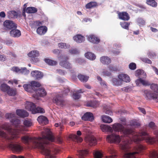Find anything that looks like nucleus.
<instances>
[{"instance_id": "nucleus-1", "label": "nucleus", "mask_w": 158, "mask_h": 158, "mask_svg": "<svg viewBox=\"0 0 158 158\" xmlns=\"http://www.w3.org/2000/svg\"><path fill=\"white\" fill-rule=\"evenodd\" d=\"M112 127V131L114 130L115 131L122 132L125 136L129 137L128 139L124 138L120 144L121 148L124 152L129 150L130 148L129 145L133 141L138 143L141 141L145 140L147 142L152 143L156 140L155 138L150 136L145 132L136 133L131 128H125L122 124L119 123H114Z\"/></svg>"}, {"instance_id": "nucleus-2", "label": "nucleus", "mask_w": 158, "mask_h": 158, "mask_svg": "<svg viewBox=\"0 0 158 158\" xmlns=\"http://www.w3.org/2000/svg\"><path fill=\"white\" fill-rule=\"evenodd\" d=\"M42 137L38 138H32L24 136L21 138V140L25 144L40 149L47 158H56L55 156L53 154L56 153V151L52 153L48 147L49 141L53 142L54 140L52 133L48 129L42 132Z\"/></svg>"}, {"instance_id": "nucleus-3", "label": "nucleus", "mask_w": 158, "mask_h": 158, "mask_svg": "<svg viewBox=\"0 0 158 158\" xmlns=\"http://www.w3.org/2000/svg\"><path fill=\"white\" fill-rule=\"evenodd\" d=\"M2 127L5 130H7L11 135L8 136L4 131H0V137L3 139H5L6 141L7 147L10 149L14 152H19L23 150V147L20 144L15 142V139L19 137V135L16 133H12V131H15L11 129L7 125H4Z\"/></svg>"}, {"instance_id": "nucleus-4", "label": "nucleus", "mask_w": 158, "mask_h": 158, "mask_svg": "<svg viewBox=\"0 0 158 158\" xmlns=\"http://www.w3.org/2000/svg\"><path fill=\"white\" fill-rule=\"evenodd\" d=\"M25 108L28 110L30 111L33 114L45 112L44 109L39 107H36L35 104L31 102H27L25 104Z\"/></svg>"}, {"instance_id": "nucleus-5", "label": "nucleus", "mask_w": 158, "mask_h": 158, "mask_svg": "<svg viewBox=\"0 0 158 158\" xmlns=\"http://www.w3.org/2000/svg\"><path fill=\"white\" fill-rule=\"evenodd\" d=\"M145 149V147L141 144H137L135 148V152L125 153L124 158H136L135 154L142 152Z\"/></svg>"}, {"instance_id": "nucleus-6", "label": "nucleus", "mask_w": 158, "mask_h": 158, "mask_svg": "<svg viewBox=\"0 0 158 158\" xmlns=\"http://www.w3.org/2000/svg\"><path fill=\"white\" fill-rule=\"evenodd\" d=\"M11 122V123H12V124L16 127V128H15V129H12L9 125L6 124H4L2 126V128L3 129V128L2 127L4 125H7L8 126H9L11 129L13 130H14L15 131H12V133H14L15 134H16V133L18 135H19L20 131L23 130V127L22 126H20L19 127H18V126H19L20 123V120L17 118H14L12 119Z\"/></svg>"}, {"instance_id": "nucleus-7", "label": "nucleus", "mask_w": 158, "mask_h": 158, "mask_svg": "<svg viewBox=\"0 0 158 158\" xmlns=\"http://www.w3.org/2000/svg\"><path fill=\"white\" fill-rule=\"evenodd\" d=\"M122 136L114 133H112L111 135H107L106 137L107 141L110 143L119 144L121 142Z\"/></svg>"}, {"instance_id": "nucleus-8", "label": "nucleus", "mask_w": 158, "mask_h": 158, "mask_svg": "<svg viewBox=\"0 0 158 158\" xmlns=\"http://www.w3.org/2000/svg\"><path fill=\"white\" fill-rule=\"evenodd\" d=\"M52 101L57 105L62 106L65 105V102L63 100L62 95L56 94L53 98Z\"/></svg>"}, {"instance_id": "nucleus-9", "label": "nucleus", "mask_w": 158, "mask_h": 158, "mask_svg": "<svg viewBox=\"0 0 158 158\" xmlns=\"http://www.w3.org/2000/svg\"><path fill=\"white\" fill-rule=\"evenodd\" d=\"M5 29L7 31L12 30L14 28H17V25L12 21L6 20L3 23Z\"/></svg>"}, {"instance_id": "nucleus-10", "label": "nucleus", "mask_w": 158, "mask_h": 158, "mask_svg": "<svg viewBox=\"0 0 158 158\" xmlns=\"http://www.w3.org/2000/svg\"><path fill=\"white\" fill-rule=\"evenodd\" d=\"M61 57L62 59H65V60H64L61 61L60 63V65L62 67L69 69L70 71H72V70H71L72 69L71 64L67 61V60L69 59L68 57L65 56H62Z\"/></svg>"}, {"instance_id": "nucleus-11", "label": "nucleus", "mask_w": 158, "mask_h": 158, "mask_svg": "<svg viewBox=\"0 0 158 158\" xmlns=\"http://www.w3.org/2000/svg\"><path fill=\"white\" fill-rule=\"evenodd\" d=\"M28 55L31 57L32 62L36 63L38 61L39 59L37 57L39 56V53L38 51H32L28 53Z\"/></svg>"}, {"instance_id": "nucleus-12", "label": "nucleus", "mask_w": 158, "mask_h": 158, "mask_svg": "<svg viewBox=\"0 0 158 158\" xmlns=\"http://www.w3.org/2000/svg\"><path fill=\"white\" fill-rule=\"evenodd\" d=\"M117 13L118 18L120 19L123 21H128L130 19L129 15L126 12H118Z\"/></svg>"}, {"instance_id": "nucleus-13", "label": "nucleus", "mask_w": 158, "mask_h": 158, "mask_svg": "<svg viewBox=\"0 0 158 158\" xmlns=\"http://www.w3.org/2000/svg\"><path fill=\"white\" fill-rule=\"evenodd\" d=\"M82 119L84 121H92L94 119L93 114L91 113L87 112L82 117Z\"/></svg>"}, {"instance_id": "nucleus-14", "label": "nucleus", "mask_w": 158, "mask_h": 158, "mask_svg": "<svg viewBox=\"0 0 158 158\" xmlns=\"http://www.w3.org/2000/svg\"><path fill=\"white\" fill-rule=\"evenodd\" d=\"M118 77L122 82L123 81L126 82H129L130 81V77L125 74H120L118 75Z\"/></svg>"}, {"instance_id": "nucleus-15", "label": "nucleus", "mask_w": 158, "mask_h": 158, "mask_svg": "<svg viewBox=\"0 0 158 158\" xmlns=\"http://www.w3.org/2000/svg\"><path fill=\"white\" fill-rule=\"evenodd\" d=\"M31 76L36 79H41L43 76V73L37 70L33 71L31 73Z\"/></svg>"}, {"instance_id": "nucleus-16", "label": "nucleus", "mask_w": 158, "mask_h": 158, "mask_svg": "<svg viewBox=\"0 0 158 158\" xmlns=\"http://www.w3.org/2000/svg\"><path fill=\"white\" fill-rule=\"evenodd\" d=\"M144 94L143 95L145 96L147 100H151L152 99L154 100V98L155 93H152L151 91L148 90H144L143 91Z\"/></svg>"}, {"instance_id": "nucleus-17", "label": "nucleus", "mask_w": 158, "mask_h": 158, "mask_svg": "<svg viewBox=\"0 0 158 158\" xmlns=\"http://www.w3.org/2000/svg\"><path fill=\"white\" fill-rule=\"evenodd\" d=\"M16 113L17 115L23 118L27 117L29 115V114L27 111L23 109L17 110Z\"/></svg>"}, {"instance_id": "nucleus-18", "label": "nucleus", "mask_w": 158, "mask_h": 158, "mask_svg": "<svg viewBox=\"0 0 158 158\" xmlns=\"http://www.w3.org/2000/svg\"><path fill=\"white\" fill-rule=\"evenodd\" d=\"M135 82L136 84L138 86H140L141 84H142L143 86H149L150 85V83L148 81L144 80L141 78H139L137 79Z\"/></svg>"}, {"instance_id": "nucleus-19", "label": "nucleus", "mask_w": 158, "mask_h": 158, "mask_svg": "<svg viewBox=\"0 0 158 158\" xmlns=\"http://www.w3.org/2000/svg\"><path fill=\"white\" fill-rule=\"evenodd\" d=\"M37 120L38 122L42 125H46L48 123V120L46 117L43 115L39 116Z\"/></svg>"}, {"instance_id": "nucleus-20", "label": "nucleus", "mask_w": 158, "mask_h": 158, "mask_svg": "<svg viewBox=\"0 0 158 158\" xmlns=\"http://www.w3.org/2000/svg\"><path fill=\"white\" fill-rule=\"evenodd\" d=\"M10 35L14 37H18L21 35V32L20 30L14 28L10 31Z\"/></svg>"}, {"instance_id": "nucleus-21", "label": "nucleus", "mask_w": 158, "mask_h": 158, "mask_svg": "<svg viewBox=\"0 0 158 158\" xmlns=\"http://www.w3.org/2000/svg\"><path fill=\"white\" fill-rule=\"evenodd\" d=\"M24 89L29 92H33L36 91V89L33 88L32 85L30 83L25 84L23 86Z\"/></svg>"}, {"instance_id": "nucleus-22", "label": "nucleus", "mask_w": 158, "mask_h": 158, "mask_svg": "<svg viewBox=\"0 0 158 158\" xmlns=\"http://www.w3.org/2000/svg\"><path fill=\"white\" fill-rule=\"evenodd\" d=\"M47 27L46 26H41L37 28L36 31L39 35H44L47 32Z\"/></svg>"}, {"instance_id": "nucleus-23", "label": "nucleus", "mask_w": 158, "mask_h": 158, "mask_svg": "<svg viewBox=\"0 0 158 158\" xmlns=\"http://www.w3.org/2000/svg\"><path fill=\"white\" fill-rule=\"evenodd\" d=\"M100 127L103 132H112V128L111 127L106 125L102 124L100 125Z\"/></svg>"}, {"instance_id": "nucleus-24", "label": "nucleus", "mask_w": 158, "mask_h": 158, "mask_svg": "<svg viewBox=\"0 0 158 158\" xmlns=\"http://www.w3.org/2000/svg\"><path fill=\"white\" fill-rule=\"evenodd\" d=\"M69 137L74 141L77 143H81L83 140L82 138L75 134H71L69 135Z\"/></svg>"}, {"instance_id": "nucleus-25", "label": "nucleus", "mask_w": 158, "mask_h": 158, "mask_svg": "<svg viewBox=\"0 0 158 158\" xmlns=\"http://www.w3.org/2000/svg\"><path fill=\"white\" fill-rule=\"evenodd\" d=\"M88 40L90 42L94 43H98L100 41V40L94 35H90L88 37Z\"/></svg>"}, {"instance_id": "nucleus-26", "label": "nucleus", "mask_w": 158, "mask_h": 158, "mask_svg": "<svg viewBox=\"0 0 158 158\" xmlns=\"http://www.w3.org/2000/svg\"><path fill=\"white\" fill-rule=\"evenodd\" d=\"M35 93L40 97H44L47 94V92L45 89L43 88H40L36 90Z\"/></svg>"}, {"instance_id": "nucleus-27", "label": "nucleus", "mask_w": 158, "mask_h": 158, "mask_svg": "<svg viewBox=\"0 0 158 158\" xmlns=\"http://www.w3.org/2000/svg\"><path fill=\"white\" fill-rule=\"evenodd\" d=\"M86 140L87 142L89 143V145L90 146L95 145L97 142L96 138L94 137H88L86 139Z\"/></svg>"}, {"instance_id": "nucleus-28", "label": "nucleus", "mask_w": 158, "mask_h": 158, "mask_svg": "<svg viewBox=\"0 0 158 158\" xmlns=\"http://www.w3.org/2000/svg\"><path fill=\"white\" fill-rule=\"evenodd\" d=\"M100 60L101 62L104 64H109L111 62V59L106 56L101 57L100 58Z\"/></svg>"}, {"instance_id": "nucleus-29", "label": "nucleus", "mask_w": 158, "mask_h": 158, "mask_svg": "<svg viewBox=\"0 0 158 158\" xmlns=\"http://www.w3.org/2000/svg\"><path fill=\"white\" fill-rule=\"evenodd\" d=\"M84 92L81 89L76 91V92L73 93V99L75 100H78L81 97V95L80 93H82Z\"/></svg>"}, {"instance_id": "nucleus-30", "label": "nucleus", "mask_w": 158, "mask_h": 158, "mask_svg": "<svg viewBox=\"0 0 158 158\" xmlns=\"http://www.w3.org/2000/svg\"><path fill=\"white\" fill-rule=\"evenodd\" d=\"M73 39L77 43H81L85 40L84 37L80 34H78L73 37Z\"/></svg>"}, {"instance_id": "nucleus-31", "label": "nucleus", "mask_w": 158, "mask_h": 158, "mask_svg": "<svg viewBox=\"0 0 158 158\" xmlns=\"http://www.w3.org/2000/svg\"><path fill=\"white\" fill-rule=\"evenodd\" d=\"M99 105L98 102L96 101H91L87 102L86 106L89 107L96 108Z\"/></svg>"}, {"instance_id": "nucleus-32", "label": "nucleus", "mask_w": 158, "mask_h": 158, "mask_svg": "<svg viewBox=\"0 0 158 158\" xmlns=\"http://www.w3.org/2000/svg\"><path fill=\"white\" fill-rule=\"evenodd\" d=\"M108 152L111 154L109 156H106L105 158H116L117 156L115 152L113 149L110 148L108 150Z\"/></svg>"}, {"instance_id": "nucleus-33", "label": "nucleus", "mask_w": 158, "mask_h": 158, "mask_svg": "<svg viewBox=\"0 0 158 158\" xmlns=\"http://www.w3.org/2000/svg\"><path fill=\"white\" fill-rule=\"evenodd\" d=\"M98 6L97 3L95 2H91L87 3L85 6L87 9H89Z\"/></svg>"}, {"instance_id": "nucleus-34", "label": "nucleus", "mask_w": 158, "mask_h": 158, "mask_svg": "<svg viewBox=\"0 0 158 158\" xmlns=\"http://www.w3.org/2000/svg\"><path fill=\"white\" fill-rule=\"evenodd\" d=\"M102 119L103 122L106 123H110L113 121V120L111 118L105 115L102 116Z\"/></svg>"}, {"instance_id": "nucleus-35", "label": "nucleus", "mask_w": 158, "mask_h": 158, "mask_svg": "<svg viewBox=\"0 0 158 158\" xmlns=\"http://www.w3.org/2000/svg\"><path fill=\"white\" fill-rule=\"evenodd\" d=\"M77 152L79 158H84V156L88 154V151L86 150H78Z\"/></svg>"}, {"instance_id": "nucleus-36", "label": "nucleus", "mask_w": 158, "mask_h": 158, "mask_svg": "<svg viewBox=\"0 0 158 158\" xmlns=\"http://www.w3.org/2000/svg\"><path fill=\"white\" fill-rule=\"evenodd\" d=\"M77 77L79 80L82 82H86L89 78L88 76L81 74H79Z\"/></svg>"}, {"instance_id": "nucleus-37", "label": "nucleus", "mask_w": 158, "mask_h": 158, "mask_svg": "<svg viewBox=\"0 0 158 158\" xmlns=\"http://www.w3.org/2000/svg\"><path fill=\"white\" fill-rule=\"evenodd\" d=\"M85 55L86 58L90 60H94L96 58L95 55L94 53L90 52H87L85 53Z\"/></svg>"}, {"instance_id": "nucleus-38", "label": "nucleus", "mask_w": 158, "mask_h": 158, "mask_svg": "<svg viewBox=\"0 0 158 158\" xmlns=\"http://www.w3.org/2000/svg\"><path fill=\"white\" fill-rule=\"evenodd\" d=\"M129 126L133 127H139L140 125V124L139 121L136 119H134L131 120L130 122V124L129 125Z\"/></svg>"}, {"instance_id": "nucleus-39", "label": "nucleus", "mask_w": 158, "mask_h": 158, "mask_svg": "<svg viewBox=\"0 0 158 158\" xmlns=\"http://www.w3.org/2000/svg\"><path fill=\"white\" fill-rule=\"evenodd\" d=\"M146 3L153 7H155L157 6V3L154 0H146Z\"/></svg>"}, {"instance_id": "nucleus-40", "label": "nucleus", "mask_w": 158, "mask_h": 158, "mask_svg": "<svg viewBox=\"0 0 158 158\" xmlns=\"http://www.w3.org/2000/svg\"><path fill=\"white\" fill-rule=\"evenodd\" d=\"M113 84L114 85L118 86L122 84V82L115 78H113L112 80Z\"/></svg>"}, {"instance_id": "nucleus-41", "label": "nucleus", "mask_w": 158, "mask_h": 158, "mask_svg": "<svg viewBox=\"0 0 158 158\" xmlns=\"http://www.w3.org/2000/svg\"><path fill=\"white\" fill-rule=\"evenodd\" d=\"M26 11L28 13H35L37 12V9L34 7H29L27 8Z\"/></svg>"}, {"instance_id": "nucleus-42", "label": "nucleus", "mask_w": 158, "mask_h": 158, "mask_svg": "<svg viewBox=\"0 0 158 158\" xmlns=\"http://www.w3.org/2000/svg\"><path fill=\"white\" fill-rule=\"evenodd\" d=\"M44 61L45 62L50 65H54L57 64L56 61L48 59H45Z\"/></svg>"}, {"instance_id": "nucleus-43", "label": "nucleus", "mask_w": 158, "mask_h": 158, "mask_svg": "<svg viewBox=\"0 0 158 158\" xmlns=\"http://www.w3.org/2000/svg\"><path fill=\"white\" fill-rule=\"evenodd\" d=\"M10 87L6 84H3L1 85L0 89L2 91L4 92H7L10 89Z\"/></svg>"}, {"instance_id": "nucleus-44", "label": "nucleus", "mask_w": 158, "mask_h": 158, "mask_svg": "<svg viewBox=\"0 0 158 158\" xmlns=\"http://www.w3.org/2000/svg\"><path fill=\"white\" fill-rule=\"evenodd\" d=\"M130 23H129L124 22H120V25L122 27L128 30Z\"/></svg>"}, {"instance_id": "nucleus-45", "label": "nucleus", "mask_w": 158, "mask_h": 158, "mask_svg": "<svg viewBox=\"0 0 158 158\" xmlns=\"http://www.w3.org/2000/svg\"><path fill=\"white\" fill-rule=\"evenodd\" d=\"M6 93L10 96H14L16 94V91L15 89H13L10 88V89L7 91Z\"/></svg>"}, {"instance_id": "nucleus-46", "label": "nucleus", "mask_w": 158, "mask_h": 158, "mask_svg": "<svg viewBox=\"0 0 158 158\" xmlns=\"http://www.w3.org/2000/svg\"><path fill=\"white\" fill-rule=\"evenodd\" d=\"M30 83L32 85L33 88L35 89V87H39L41 85L39 82L35 81H31Z\"/></svg>"}, {"instance_id": "nucleus-47", "label": "nucleus", "mask_w": 158, "mask_h": 158, "mask_svg": "<svg viewBox=\"0 0 158 158\" xmlns=\"http://www.w3.org/2000/svg\"><path fill=\"white\" fill-rule=\"evenodd\" d=\"M59 48H61L66 49L69 48V45L63 43H59L58 44Z\"/></svg>"}, {"instance_id": "nucleus-48", "label": "nucleus", "mask_w": 158, "mask_h": 158, "mask_svg": "<svg viewBox=\"0 0 158 158\" xmlns=\"http://www.w3.org/2000/svg\"><path fill=\"white\" fill-rule=\"evenodd\" d=\"M93 154L95 158H102V153L99 151H95Z\"/></svg>"}, {"instance_id": "nucleus-49", "label": "nucleus", "mask_w": 158, "mask_h": 158, "mask_svg": "<svg viewBox=\"0 0 158 158\" xmlns=\"http://www.w3.org/2000/svg\"><path fill=\"white\" fill-rule=\"evenodd\" d=\"M150 88L155 92L158 93V85L157 84H152L151 85Z\"/></svg>"}, {"instance_id": "nucleus-50", "label": "nucleus", "mask_w": 158, "mask_h": 158, "mask_svg": "<svg viewBox=\"0 0 158 158\" xmlns=\"http://www.w3.org/2000/svg\"><path fill=\"white\" fill-rule=\"evenodd\" d=\"M24 125L27 127H31L32 125V123L31 120H25L23 122Z\"/></svg>"}, {"instance_id": "nucleus-51", "label": "nucleus", "mask_w": 158, "mask_h": 158, "mask_svg": "<svg viewBox=\"0 0 158 158\" xmlns=\"http://www.w3.org/2000/svg\"><path fill=\"white\" fill-rule=\"evenodd\" d=\"M150 157V158H158V153L155 151L151 152Z\"/></svg>"}, {"instance_id": "nucleus-52", "label": "nucleus", "mask_w": 158, "mask_h": 158, "mask_svg": "<svg viewBox=\"0 0 158 158\" xmlns=\"http://www.w3.org/2000/svg\"><path fill=\"white\" fill-rule=\"evenodd\" d=\"M147 54L148 57L150 58H154L156 56V53L153 52H148Z\"/></svg>"}, {"instance_id": "nucleus-53", "label": "nucleus", "mask_w": 158, "mask_h": 158, "mask_svg": "<svg viewBox=\"0 0 158 158\" xmlns=\"http://www.w3.org/2000/svg\"><path fill=\"white\" fill-rule=\"evenodd\" d=\"M104 112L106 114L110 115H112L113 112L110 109L107 108L106 107H104Z\"/></svg>"}, {"instance_id": "nucleus-54", "label": "nucleus", "mask_w": 158, "mask_h": 158, "mask_svg": "<svg viewBox=\"0 0 158 158\" xmlns=\"http://www.w3.org/2000/svg\"><path fill=\"white\" fill-rule=\"evenodd\" d=\"M12 70L17 73H20L21 68L20 69L18 67H13L12 68Z\"/></svg>"}, {"instance_id": "nucleus-55", "label": "nucleus", "mask_w": 158, "mask_h": 158, "mask_svg": "<svg viewBox=\"0 0 158 158\" xmlns=\"http://www.w3.org/2000/svg\"><path fill=\"white\" fill-rule=\"evenodd\" d=\"M29 73V71L26 68H21L20 73L24 74H27Z\"/></svg>"}, {"instance_id": "nucleus-56", "label": "nucleus", "mask_w": 158, "mask_h": 158, "mask_svg": "<svg viewBox=\"0 0 158 158\" xmlns=\"http://www.w3.org/2000/svg\"><path fill=\"white\" fill-rule=\"evenodd\" d=\"M129 67L130 69L133 70L136 69V65L135 63H131L129 64Z\"/></svg>"}, {"instance_id": "nucleus-57", "label": "nucleus", "mask_w": 158, "mask_h": 158, "mask_svg": "<svg viewBox=\"0 0 158 158\" xmlns=\"http://www.w3.org/2000/svg\"><path fill=\"white\" fill-rule=\"evenodd\" d=\"M15 114L14 113H6L5 117L6 118L10 119L15 117Z\"/></svg>"}, {"instance_id": "nucleus-58", "label": "nucleus", "mask_w": 158, "mask_h": 158, "mask_svg": "<svg viewBox=\"0 0 158 158\" xmlns=\"http://www.w3.org/2000/svg\"><path fill=\"white\" fill-rule=\"evenodd\" d=\"M137 22L140 25H144L145 23L144 20L141 18H138L137 19Z\"/></svg>"}, {"instance_id": "nucleus-59", "label": "nucleus", "mask_w": 158, "mask_h": 158, "mask_svg": "<svg viewBox=\"0 0 158 158\" xmlns=\"http://www.w3.org/2000/svg\"><path fill=\"white\" fill-rule=\"evenodd\" d=\"M141 60L143 62L151 64H152V63L151 60L148 58H142Z\"/></svg>"}, {"instance_id": "nucleus-60", "label": "nucleus", "mask_w": 158, "mask_h": 158, "mask_svg": "<svg viewBox=\"0 0 158 158\" xmlns=\"http://www.w3.org/2000/svg\"><path fill=\"white\" fill-rule=\"evenodd\" d=\"M69 52L71 54H76L79 53V51L76 49H73L69 50Z\"/></svg>"}, {"instance_id": "nucleus-61", "label": "nucleus", "mask_w": 158, "mask_h": 158, "mask_svg": "<svg viewBox=\"0 0 158 158\" xmlns=\"http://www.w3.org/2000/svg\"><path fill=\"white\" fill-rule=\"evenodd\" d=\"M143 72V71L141 69L137 70L135 72V75L137 76H139Z\"/></svg>"}, {"instance_id": "nucleus-62", "label": "nucleus", "mask_w": 158, "mask_h": 158, "mask_svg": "<svg viewBox=\"0 0 158 158\" xmlns=\"http://www.w3.org/2000/svg\"><path fill=\"white\" fill-rule=\"evenodd\" d=\"M56 71L60 75H64L65 74V71L63 70L58 69H57Z\"/></svg>"}, {"instance_id": "nucleus-63", "label": "nucleus", "mask_w": 158, "mask_h": 158, "mask_svg": "<svg viewBox=\"0 0 158 158\" xmlns=\"http://www.w3.org/2000/svg\"><path fill=\"white\" fill-rule=\"evenodd\" d=\"M42 24L41 22L39 21H36L34 22V25L35 28H36L37 27L40 26Z\"/></svg>"}, {"instance_id": "nucleus-64", "label": "nucleus", "mask_w": 158, "mask_h": 158, "mask_svg": "<svg viewBox=\"0 0 158 158\" xmlns=\"http://www.w3.org/2000/svg\"><path fill=\"white\" fill-rule=\"evenodd\" d=\"M7 59L6 56L4 55H0V60L4 61Z\"/></svg>"}]
</instances>
